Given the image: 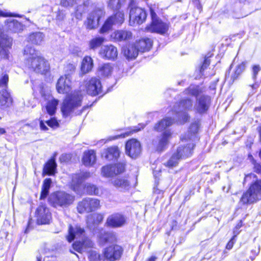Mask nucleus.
I'll return each mask as SVG.
<instances>
[{"label":"nucleus","instance_id":"26","mask_svg":"<svg viewBox=\"0 0 261 261\" xmlns=\"http://www.w3.org/2000/svg\"><path fill=\"white\" fill-rule=\"evenodd\" d=\"M103 215L100 214L94 213L89 215L87 219L88 226L91 229H94L103 221Z\"/></svg>","mask_w":261,"mask_h":261},{"label":"nucleus","instance_id":"35","mask_svg":"<svg viewBox=\"0 0 261 261\" xmlns=\"http://www.w3.org/2000/svg\"><path fill=\"white\" fill-rule=\"evenodd\" d=\"M113 185L121 190H127L129 187V182L124 177L118 178L112 181Z\"/></svg>","mask_w":261,"mask_h":261},{"label":"nucleus","instance_id":"63","mask_svg":"<svg viewBox=\"0 0 261 261\" xmlns=\"http://www.w3.org/2000/svg\"><path fill=\"white\" fill-rule=\"evenodd\" d=\"M67 154H63L62 155V156L60 157V160L62 161H65V160L64 159L65 158H66L67 157Z\"/></svg>","mask_w":261,"mask_h":261},{"label":"nucleus","instance_id":"18","mask_svg":"<svg viewBox=\"0 0 261 261\" xmlns=\"http://www.w3.org/2000/svg\"><path fill=\"white\" fill-rule=\"evenodd\" d=\"M122 251V248L120 246H111L105 249V257L110 261H115L120 258Z\"/></svg>","mask_w":261,"mask_h":261},{"label":"nucleus","instance_id":"32","mask_svg":"<svg viewBox=\"0 0 261 261\" xmlns=\"http://www.w3.org/2000/svg\"><path fill=\"white\" fill-rule=\"evenodd\" d=\"M93 60L89 56H86L83 60L81 65V71L83 74H85L90 71L93 68Z\"/></svg>","mask_w":261,"mask_h":261},{"label":"nucleus","instance_id":"47","mask_svg":"<svg viewBox=\"0 0 261 261\" xmlns=\"http://www.w3.org/2000/svg\"><path fill=\"white\" fill-rule=\"evenodd\" d=\"M79 2L80 0H61V5L64 7L73 6Z\"/></svg>","mask_w":261,"mask_h":261},{"label":"nucleus","instance_id":"52","mask_svg":"<svg viewBox=\"0 0 261 261\" xmlns=\"http://www.w3.org/2000/svg\"><path fill=\"white\" fill-rule=\"evenodd\" d=\"M0 16L2 17H20L19 15L13 14L6 11L0 10Z\"/></svg>","mask_w":261,"mask_h":261},{"label":"nucleus","instance_id":"42","mask_svg":"<svg viewBox=\"0 0 261 261\" xmlns=\"http://www.w3.org/2000/svg\"><path fill=\"white\" fill-rule=\"evenodd\" d=\"M245 67L246 63L245 62H242L236 67L235 71L231 76V79L233 81L236 80L239 75L241 74V73L245 70Z\"/></svg>","mask_w":261,"mask_h":261},{"label":"nucleus","instance_id":"23","mask_svg":"<svg viewBox=\"0 0 261 261\" xmlns=\"http://www.w3.org/2000/svg\"><path fill=\"white\" fill-rule=\"evenodd\" d=\"M210 104V98L206 96H201L198 99L194 108L199 113H203L208 109Z\"/></svg>","mask_w":261,"mask_h":261},{"label":"nucleus","instance_id":"41","mask_svg":"<svg viewBox=\"0 0 261 261\" xmlns=\"http://www.w3.org/2000/svg\"><path fill=\"white\" fill-rule=\"evenodd\" d=\"M112 71V66L110 64H105L99 67L98 74L101 76H108Z\"/></svg>","mask_w":261,"mask_h":261},{"label":"nucleus","instance_id":"53","mask_svg":"<svg viewBox=\"0 0 261 261\" xmlns=\"http://www.w3.org/2000/svg\"><path fill=\"white\" fill-rule=\"evenodd\" d=\"M187 91L192 95L196 96L198 94V90L196 87H190Z\"/></svg>","mask_w":261,"mask_h":261},{"label":"nucleus","instance_id":"64","mask_svg":"<svg viewBox=\"0 0 261 261\" xmlns=\"http://www.w3.org/2000/svg\"><path fill=\"white\" fill-rule=\"evenodd\" d=\"M242 225V222L241 221L239 223H238L236 226V228L237 229H239Z\"/></svg>","mask_w":261,"mask_h":261},{"label":"nucleus","instance_id":"43","mask_svg":"<svg viewBox=\"0 0 261 261\" xmlns=\"http://www.w3.org/2000/svg\"><path fill=\"white\" fill-rule=\"evenodd\" d=\"M85 188L86 192L89 194L99 195L101 194L100 190L94 185L87 184L85 186Z\"/></svg>","mask_w":261,"mask_h":261},{"label":"nucleus","instance_id":"38","mask_svg":"<svg viewBox=\"0 0 261 261\" xmlns=\"http://www.w3.org/2000/svg\"><path fill=\"white\" fill-rule=\"evenodd\" d=\"M8 27L10 31L14 33H19L22 31L23 28L21 23L14 19L9 22Z\"/></svg>","mask_w":261,"mask_h":261},{"label":"nucleus","instance_id":"44","mask_svg":"<svg viewBox=\"0 0 261 261\" xmlns=\"http://www.w3.org/2000/svg\"><path fill=\"white\" fill-rule=\"evenodd\" d=\"M125 0H109L108 6L113 10H119L124 4Z\"/></svg>","mask_w":261,"mask_h":261},{"label":"nucleus","instance_id":"59","mask_svg":"<svg viewBox=\"0 0 261 261\" xmlns=\"http://www.w3.org/2000/svg\"><path fill=\"white\" fill-rule=\"evenodd\" d=\"M40 127L41 130L44 131L48 130L47 127L46 126L42 120H40Z\"/></svg>","mask_w":261,"mask_h":261},{"label":"nucleus","instance_id":"11","mask_svg":"<svg viewBox=\"0 0 261 261\" xmlns=\"http://www.w3.org/2000/svg\"><path fill=\"white\" fill-rule=\"evenodd\" d=\"M124 21V14L118 12L115 15L109 17L100 30V33H105L109 31L113 25H120Z\"/></svg>","mask_w":261,"mask_h":261},{"label":"nucleus","instance_id":"37","mask_svg":"<svg viewBox=\"0 0 261 261\" xmlns=\"http://www.w3.org/2000/svg\"><path fill=\"white\" fill-rule=\"evenodd\" d=\"M44 35L40 32L31 34L28 38L29 41L35 44H40L43 40Z\"/></svg>","mask_w":261,"mask_h":261},{"label":"nucleus","instance_id":"57","mask_svg":"<svg viewBox=\"0 0 261 261\" xmlns=\"http://www.w3.org/2000/svg\"><path fill=\"white\" fill-rule=\"evenodd\" d=\"M130 133H128V132H127V133H125L124 134H121V135H117V136H114V137H111L109 139L110 140H115V139H116L118 138H124L126 136H128L129 135Z\"/></svg>","mask_w":261,"mask_h":261},{"label":"nucleus","instance_id":"17","mask_svg":"<svg viewBox=\"0 0 261 261\" xmlns=\"http://www.w3.org/2000/svg\"><path fill=\"white\" fill-rule=\"evenodd\" d=\"M71 88V78L69 74H65L59 79L56 85V89L59 93H67Z\"/></svg>","mask_w":261,"mask_h":261},{"label":"nucleus","instance_id":"28","mask_svg":"<svg viewBox=\"0 0 261 261\" xmlns=\"http://www.w3.org/2000/svg\"><path fill=\"white\" fill-rule=\"evenodd\" d=\"M134 44L136 46L137 49L138 50V53L139 51L144 52L150 49L152 45V41L150 39L145 38L140 40Z\"/></svg>","mask_w":261,"mask_h":261},{"label":"nucleus","instance_id":"55","mask_svg":"<svg viewBox=\"0 0 261 261\" xmlns=\"http://www.w3.org/2000/svg\"><path fill=\"white\" fill-rule=\"evenodd\" d=\"M65 17V13L62 11L57 12L56 19L59 21H62Z\"/></svg>","mask_w":261,"mask_h":261},{"label":"nucleus","instance_id":"14","mask_svg":"<svg viewBox=\"0 0 261 261\" xmlns=\"http://www.w3.org/2000/svg\"><path fill=\"white\" fill-rule=\"evenodd\" d=\"M85 89L88 94L95 96L101 92V85L100 81L95 77H92L85 81Z\"/></svg>","mask_w":261,"mask_h":261},{"label":"nucleus","instance_id":"60","mask_svg":"<svg viewBox=\"0 0 261 261\" xmlns=\"http://www.w3.org/2000/svg\"><path fill=\"white\" fill-rule=\"evenodd\" d=\"M145 126L144 124H139L138 126H135V128L132 130L133 132H137L140 130L141 129H143Z\"/></svg>","mask_w":261,"mask_h":261},{"label":"nucleus","instance_id":"7","mask_svg":"<svg viewBox=\"0 0 261 261\" xmlns=\"http://www.w3.org/2000/svg\"><path fill=\"white\" fill-rule=\"evenodd\" d=\"M74 200L73 196L62 191L51 194L48 198L49 203L55 207H67L70 205Z\"/></svg>","mask_w":261,"mask_h":261},{"label":"nucleus","instance_id":"33","mask_svg":"<svg viewBox=\"0 0 261 261\" xmlns=\"http://www.w3.org/2000/svg\"><path fill=\"white\" fill-rule=\"evenodd\" d=\"M173 123V120L170 118H166L163 119L158 123H156L154 127L155 130L158 132H161L165 129L166 127L170 126Z\"/></svg>","mask_w":261,"mask_h":261},{"label":"nucleus","instance_id":"50","mask_svg":"<svg viewBox=\"0 0 261 261\" xmlns=\"http://www.w3.org/2000/svg\"><path fill=\"white\" fill-rule=\"evenodd\" d=\"M46 123L51 127H57L59 125L57 120L55 118H52L50 120L46 121Z\"/></svg>","mask_w":261,"mask_h":261},{"label":"nucleus","instance_id":"54","mask_svg":"<svg viewBox=\"0 0 261 261\" xmlns=\"http://www.w3.org/2000/svg\"><path fill=\"white\" fill-rule=\"evenodd\" d=\"M260 68L259 65H254L252 67V72H253V78L254 80H255L256 78V76L260 71Z\"/></svg>","mask_w":261,"mask_h":261},{"label":"nucleus","instance_id":"58","mask_svg":"<svg viewBox=\"0 0 261 261\" xmlns=\"http://www.w3.org/2000/svg\"><path fill=\"white\" fill-rule=\"evenodd\" d=\"M236 235L234 236L228 242L226 245V248L228 249H230L232 248L234 244V239Z\"/></svg>","mask_w":261,"mask_h":261},{"label":"nucleus","instance_id":"36","mask_svg":"<svg viewBox=\"0 0 261 261\" xmlns=\"http://www.w3.org/2000/svg\"><path fill=\"white\" fill-rule=\"evenodd\" d=\"M105 41V38L102 37H95L89 42V48L95 50L100 47Z\"/></svg>","mask_w":261,"mask_h":261},{"label":"nucleus","instance_id":"27","mask_svg":"<svg viewBox=\"0 0 261 261\" xmlns=\"http://www.w3.org/2000/svg\"><path fill=\"white\" fill-rule=\"evenodd\" d=\"M112 36L117 41H128L133 37L132 33L127 30H118L115 31Z\"/></svg>","mask_w":261,"mask_h":261},{"label":"nucleus","instance_id":"15","mask_svg":"<svg viewBox=\"0 0 261 261\" xmlns=\"http://www.w3.org/2000/svg\"><path fill=\"white\" fill-rule=\"evenodd\" d=\"M125 150L126 153L132 158H137L141 152L140 143L135 139L129 140L126 143Z\"/></svg>","mask_w":261,"mask_h":261},{"label":"nucleus","instance_id":"10","mask_svg":"<svg viewBox=\"0 0 261 261\" xmlns=\"http://www.w3.org/2000/svg\"><path fill=\"white\" fill-rule=\"evenodd\" d=\"M124 168V165L122 163L108 165L101 168V174L105 177H112L118 174L123 172Z\"/></svg>","mask_w":261,"mask_h":261},{"label":"nucleus","instance_id":"46","mask_svg":"<svg viewBox=\"0 0 261 261\" xmlns=\"http://www.w3.org/2000/svg\"><path fill=\"white\" fill-rule=\"evenodd\" d=\"M210 64V60L208 59V58H205V59L204 61V62L202 64V65L201 67L200 72L202 74V75L204 76H209V74L204 73V70L207 68V67L209 66Z\"/></svg>","mask_w":261,"mask_h":261},{"label":"nucleus","instance_id":"21","mask_svg":"<svg viewBox=\"0 0 261 261\" xmlns=\"http://www.w3.org/2000/svg\"><path fill=\"white\" fill-rule=\"evenodd\" d=\"M99 54L103 58L114 60L118 56V51L113 45H104L101 47Z\"/></svg>","mask_w":261,"mask_h":261},{"label":"nucleus","instance_id":"1","mask_svg":"<svg viewBox=\"0 0 261 261\" xmlns=\"http://www.w3.org/2000/svg\"><path fill=\"white\" fill-rule=\"evenodd\" d=\"M23 55L25 64L28 68L41 74H45L49 70L48 61L32 47L27 46L24 48Z\"/></svg>","mask_w":261,"mask_h":261},{"label":"nucleus","instance_id":"51","mask_svg":"<svg viewBox=\"0 0 261 261\" xmlns=\"http://www.w3.org/2000/svg\"><path fill=\"white\" fill-rule=\"evenodd\" d=\"M75 69V66L73 64H68L65 67V71L68 73L67 74L69 75L70 73L73 72Z\"/></svg>","mask_w":261,"mask_h":261},{"label":"nucleus","instance_id":"56","mask_svg":"<svg viewBox=\"0 0 261 261\" xmlns=\"http://www.w3.org/2000/svg\"><path fill=\"white\" fill-rule=\"evenodd\" d=\"M82 8L83 7L82 6L78 7V8L75 12V16L78 19H81L82 18L83 11H81V9H82Z\"/></svg>","mask_w":261,"mask_h":261},{"label":"nucleus","instance_id":"24","mask_svg":"<svg viewBox=\"0 0 261 261\" xmlns=\"http://www.w3.org/2000/svg\"><path fill=\"white\" fill-rule=\"evenodd\" d=\"M171 133L169 130H166L163 133L155 145L156 149L159 151L164 150L167 146L169 140L171 138Z\"/></svg>","mask_w":261,"mask_h":261},{"label":"nucleus","instance_id":"31","mask_svg":"<svg viewBox=\"0 0 261 261\" xmlns=\"http://www.w3.org/2000/svg\"><path fill=\"white\" fill-rule=\"evenodd\" d=\"M119 154L120 151L118 148L116 146H112L108 148L105 152H103L102 155L107 160L112 161L118 158Z\"/></svg>","mask_w":261,"mask_h":261},{"label":"nucleus","instance_id":"12","mask_svg":"<svg viewBox=\"0 0 261 261\" xmlns=\"http://www.w3.org/2000/svg\"><path fill=\"white\" fill-rule=\"evenodd\" d=\"M103 14L102 10L99 8L95 9L90 12L85 22L86 28L89 30L96 28L98 26L99 20Z\"/></svg>","mask_w":261,"mask_h":261},{"label":"nucleus","instance_id":"6","mask_svg":"<svg viewBox=\"0 0 261 261\" xmlns=\"http://www.w3.org/2000/svg\"><path fill=\"white\" fill-rule=\"evenodd\" d=\"M158 7L155 5L150 8L152 22L150 25L146 27V29L149 32L163 34L168 31L169 25L158 17L156 12H158Z\"/></svg>","mask_w":261,"mask_h":261},{"label":"nucleus","instance_id":"40","mask_svg":"<svg viewBox=\"0 0 261 261\" xmlns=\"http://www.w3.org/2000/svg\"><path fill=\"white\" fill-rule=\"evenodd\" d=\"M51 184V180L50 178L46 179L43 182V184L42 187V191L40 195V199H45L48 195L49 193V190Z\"/></svg>","mask_w":261,"mask_h":261},{"label":"nucleus","instance_id":"16","mask_svg":"<svg viewBox=\"0 0 261 261\" xmlns=\"http://www.w3.org/2000/svg\"><path fill=\"white\" fill-rule=\"evenodd\" d=\"M37 223L40 224H45L49 223L51 215L49 209L44 204L39 206L36 211Z\"/></svg>","mask_w":261,"mask_h":261},{"label":"nucleus","instance_id":"49","mask_svg":"<svg viewBox=\"0 0 261 261\" xmlns=\"http://www.w3.org/2000/svg\"><path fill=\"white\" fill-rule=\"evenodd\" d=\"M9 81V77L8 74H4L0 79V86L6 88L7 83Z\"/></svg>","mask_w":261,"mask_h":261},{"label":"nucleus","instance_id":"4","mask_svg":"<svg viewBox=\"0 0 261 261\" xmlns=\"http://www.w3.org/2000/svg\"><path fill=\"white\" fill-rule=\"evenodd\" d=\"M80 88V90H75L66 95L61 106V111L64 117L79 114L76 110L82 105L83 95L81 91L85 90V88H82V86Z\"/></svg>","mask_w":261,"mask_h":261},{"label":"nucleus","instance_id":"9","mask_svg":"<svg viewBox=\"0 0 261 261\" xmlns=\"http://www.w3.org/2000/svg\"><path fill=\"white\" fill-rule=\"evenodd\" d=\"M100 207V201L98 199L87 198L80 202L77 207L79 213L93 212Z\"/></svg>","mask_w":261,"mask_h":261},{"label":"nucleus","instance_id":"30","mask_svg":"<svg viewBox=\"0 0 261 261\" xmlns=\"http://www.w3.org/2000/svg\"><path fill=\"white\" fill-rule=\"evenodd\" d=\"M12 98L6 89L0 91V104L2 106L9 108L12 105Z\"/></svg>","mask_w":261,"mask_h":261},{"label":"nucleus","instance_id":"45","mask_svg":"<svg viewBox=\"0 0 261 261\" xmlns=\"http://www.w3.org/2000/svg\"><path fill=\"white\" fill-rule=\"evenodd\" d=\"M89 258L90 261H104L101 258L100 255L94 251L90 252Z\"/></svg>","mask_w":261,"mask_h":261},{"label":"nucleus","instance_id":"8","mask_svg":"<svg viewBox=\"0 0 261 261\" xmlns=\"http://www.w3.org/2000/svg\"><path fill=\"white\" fill-rule=\"evenodd\" d=\"M192 105L191 99L188 98L182 100L174 106V111L180 123H184L188 120L189 116L187 111L192 109Z\"/></svg>","mask_w":261,"mask_h":261},{"label":"nucleus","instance_id":"62","mask_svg":"<svg viewBox=\"0 0 261 261\" xmlns=\"http://www.w3.org/2000/svg\"><path fill=\"white\" fill-rule=\"evenodd\" d=\"M6 133V130L4 128H0V136L5 134Z\"/></svg>","mask_w":261,"mask_h":261},{"label":"nucleus","instance_id":"2","mask_svg":"<svg viewBox=\"0 0 261 261\" xmlns=\"http://www.w3.org/2000/svg\"><path fill=\"white\" fill-rule=\"evenodd\" d=\"M193 128L194 129L193 134H191L190 135L188 134L187 137H182L181 138L182 144H180L176 152L173 153L169 160L167 162V166L169 167L176 166L180 159L188 157L191 154L192 149L194 147L192 138L195 133H196L198 129L196 124H192L191 129Z\"/></svg>","mask_w":261,"mask_h":261},{"label":"nucleus","instance_id":"19","mask_svg":"<svg viewBox=\"0 0 261 261\" xmlns=\"http://www.w3.org/2000/svg\"><path fill=\"white\" fill-rule=\"evenodd\" d=\"M126 219L124 216L119 213H115L108 217L106 225L109 227L117 228L124 225Z\"/></svg>","mask_w":261,"mask_h":261},{"label":"nucleus","instance_id":"39","mask_svg":"<svg viewBox=\"0 0 261 261\" xmlns=\"http://www.w3.org/2000/svg\"><path fill=\"white\" fill-rule=\"evenodd\" d=\"M58 103L59 101L54 98L48 101L46 106V110L49 115L52 116L55 113Z\"/></svg>","mask_w":261,"mask_h":261},{"label":"nucleus","instance_id":"61","mask_svg":"<svg viewBox=\"0 0 261 261\" xmlns=\"http://www.w3.org/2000/svg\"><path fill=\"white\" fill-rule=\"evenodd\" d=\"M156 257L154 256H152L148 258L146 261H155Z\"/></svg>","mask_w":261,"mask_h":261},{"label":"nucleus","instance_id":"20","mask_svg":"<svg viewBox=\"0 0 261 261\" xmlns=\"http://www.w3.org/2000/svg\"><path fill=\"white\" fill-rule=\"evenodd\" d=\"M90 176L91 173L89 172H81L80 174L73 175L71 183V186L73 190L80 193V188L82 183Z\"/></svg>","mask_w":261,"mask_h":261},{"label":"nucleus","instance_id":"25","mask_svg":"<svg viewBox=\"0 0 261 261\" xmlns=\"http://www.w3.org/2000/svg\"><path fill=\"white\" fill-rule=\"evenodd\" d=\"M96 156L93 150L85 151L82 158L83 164L88 167L92 166L96 162Z\"/></svg>","mask_w":261,"mask_h":261},{"label":"nucleus","instance_id":"34","mask_svg":"<svg viewBox=\"0 0 261 261\" xmlns=\"http://www.w3.org/2000/svg\"><path fill=\"white\" fill-rule=\"evenodd\" d=\"M56 166L55 161L53 159L50 160L44 166L43 173L49 175H53L55 173Z\"/></svg>","mask_w":261,"mask_h":261},{"label":"nucleus","instance_id":"5","mask_svg":"<svg viewBox=\"0 0 261 261\" xmlns=\"http://www.w3.org/2000/svg\"><path fill=\"white\" fill-rule=\"evenodd\" d=\"M261 200V180H256L244 193L240 201L244 204H252Z\"/></svg>","mask_w":261,"mask_h":261},{"label":"nucleus","instance_id":"29","mask_svg":"<svg viewBox=\"0 0 261 261\" xmlns=\"http://www.w3.org/2000/svg\"><path fill=\"white\" fill-rule=\"evenodd\" d=\"M124 56L128 59H134L138 55V50L134 44L124 47L122 49Z\"/></svg>","mask_w":261,"mask_h":261},{"label":"nucleus","instance_id":"48","mask_svg":"<svg viewBox=\"0 0 261 261\" xmlns=\"http://www.w3.org/2000/svg\"><path fill=\"white\" fill-rule=\"evenodd\" d=\"M9 57V52L8 49L5 48H0V60L3 59H8Z\"/></svg>","mask_w":261,"mask_h":261},{"label":"nucleus","instance_id":"13","mask_svg":"<svg viewBox=\"0 0 261 261\" xmlns=\"http://www.w3.org/2000/svg\"><path fill=\"white\" fill-rule=\"evenodd\" d=\"M146 18L145 11L141 8H132L129 12V23L132 25L142 24Z\"/></svg>","mask_w":261,"mask_h":261},{"label":"nucleus","instance_id":"22","mask_svg":"<svg viewBox=\"0 0 261 261\" xmlns=\"http://www.w3.org/2000/svg\"><path fill=\"white\" fill-rule=\"evenodd\" d=\"M95 233L101 244L106 243H113L116 241V237L115 233L112 232H106L102 228L96 229Z\"/></svg>","mask_w":261,"mask_h":261},{"label":"nucleus","instance_id":"3","mask_svg":"<svg viewBox=\"0 0 261 261\" xmlns=\"http://www.w3.org/2000/svg\"><path fill=\"white\" fill-rule=\"evenodd\" d=\"M69 234L67 240L71 242L74 239H80L81 241H76L72 245L73 249L80 253L86 252L88 249L93 247V242L85 236L83 228L78 226H70L68 230Z\"/></svg>","mask_w":261,"mask_h":261}]
</instances>
